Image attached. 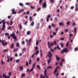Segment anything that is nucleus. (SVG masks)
<instances>
[{"label": "nucleus", "mask_w": 78, "mask_h": 78, "mask_svg": "<svg viewBox=\"0 0 78 78\" xmlns=\"http://www.w3.org/2000/svg\"><path fill=\"white\" fill-rule=\"evenodd\" d=\"M36 63H34L32 65V67H33V68L35 67V66H36Z\"/></svg>", "instance_id": "obj_21"}, {"label": "nucleus", "mask_w": 78, "mask_h": 78, "mask_svg": "<svg viewBox=\"0 0 78 78\" xmlns=\"http://www.w3.org/2000/svg\"><path fill=\"white\" fill-rule=\"evenodd\" d=\"M7 61L8 62H9V56L8 55L7 56Z\"/></svg>", "instance_id": "obj_22"}, {"label": "nucleus", "mask_w": 78, "mask_h": 78, "mask_svg": "<svg viewBox=\"0 0 78 78\" xmlns=\"http://www.w3.org/2000/svg\"><path fill=\"white\" fill-rule=\"evenodd\" d=\"M56 72H57V69H55L54 73V74H55L56 73Z\"/></svg>", "instance_id": "obj_54"}, {"label": "nucleus", "mask_w": 78, "mask_h": 78, "mask_svg": "<svg viewBox=\"0 0 78 78\" xmlns=\"http://www.w3.org/2000/svg\"><path fill=\"white\" fill-rule=\"evenodd\" d=\"M26 76V74L25 73H22L21 75V77H24Z\"/></svg>", "instance_id": "obj_15"}, {"label": "nucleus", "mask_w": 78, "mask_h": 78, "mask_svg": "<svg viewBox=\"0 0 78 78\" xmlns=\"http://www.w3.org/2000/svg\"><path fill=\"white\" fill-rule=\"evenodd\" d=\"M51 58H50L49 59H48V64H50V62H51Z\"/></svg>", "instance_id": "obj_20"}, {"label": "nucleus", "mask_w": 78, "mask_h": 78, "mask_svg": "<svg viewBox=\"0 0 78 78\" xmlns=\"http://www.w3.org/2000/svg\"><path fill=\"white\" fill-rule=\"evenodd\" d=\"M69 51V50L66 48H65L63 50H62L61 51V53L62 54V53H67Z\"/></svg>", "instance_id": "obj_2"}, {"label": "nucleus", "mask_w": 78, "mask_h": 78, "mask_svg": "<svg viewBox=\"0 0 78 78\" xmlns=\"http://www.w3.org/2000/svg\"><path fill=\"white\" fill-rule=\"evenodd\" d=\"M53 44L55 45H56L57 44V43H56V41H55L54 42Z\"/></svg>", "instance_id": "obj_41"}, {"label": "nucleus", "mask_w": 78, "mask_h": 78, "mask_svg": "<svg viewBox=\"0 0 78 78\" xmlns=\"http://www.w3.org/2000/svg\"><path fill=\"white\" fill-rule=\"evenodd\" d=\"M52 27H55L56 26V25H55L54 24H52Z\"/></svg>", "instance_id": "obj_43"}, {"label": "nucleus", "mask_w": 78, "mask_h": 78, "mask_svg": "<svg viewBox=\"0 0 78 78\" xmlns=\"http://www.w3.org/2000/svg\"><path fill=\"white\" fill-rule=\"evenodd\" d=\"M8 51V49H4L3 51L4 52H6V51Z\"/></svg>", "instance_id": "obj_61"}, {"label": "nucleus", "mask_w": 78, "mask_h": 78, "mask_svg": "<svg viewBox=\"0 0 78 78\" xmlns=\"http://www.w3.org/2000/svg\"><path fill=\"white\" fill-rule=\"evenodd\" d=\"M22 51L23 52V53H25V51L27 50L26 48H23L22 50Z\"/></svg>", "instance_id": "obj_28"}, {"label": "nucleus", "mask_w": 78, "mask_h": 78, "mask_svg": "<svg viewBox=\"0 0 78 78\" xmlns=\"http://www.w3.org/2000/svg\"><path fill=\"white\" fill-rule=\"evenodd\" d=\"M5 23H3V24L2 27V30H5Z\"/></svg>", "instance_id": "obj_11"}, {"label": "nucleus", "mask_w": 78, "mask_h": 78, "mask_svg": "<svg viewBox=\"0 0 78 78\" xmlns=\"http://www.w3.org/2000/svg\"><path fill=\"white\" fill-rule=\"evenodd\" d=\"M12 14H16V12L15 11V9H12Z\"/></svg>", "instance_id": "obj_6"}, {"label": "nucleus", "mask_w": 78, "mask_h": 78, "mask_svg": "<svg viewBox=\"0 0 78 78\" xmlns=\"http://www.w3.org/2000/svg\"><path fill=\"white\" fill-rule=\"evenodd\" d=\"M46 18H47V20H46L47 22H48L49 21L48 20L50 18V15H48Z\"/></svg>", "instance_id": "obj_10"}, {"label": "nucleus", "mask_w": 78, "mask_h": 78, "mask_svg": "<svg viewBox=\"0 0 78 78\" xmlns=\"http://www.w3.org/2000/svg\"><path fill=\"white\" fill-rule=\"evenodd\" d=\"M30 7L32 9H34V7H33L32 5L30 6Z\"/></svg>", "instance_id": "obj_31"}, {"label": "nucleus", "mask_w": 78, "mask_h": 78, "mask_svg": "<svg viewBox=\"0 0 78 78\" xmlns=\"http://www.w3.org/2000/svg\"><path fill=\"white\" fill-rule=\"evenodd\" d=\"M16 46L18 47H19V43H17L16 44Z\"/></svg>", "instance_id": "obj_44"}, {"label": "nucleus", "mask_w": 78, "mask_h": 78, "mask_svg": "<svg viewBox=\"0 0 78 78\" xmlns=\"http://www.w3.org/2000/svg\"><path fill=\"white\" fill-rule=\"evenodd\" d=\"M39 51H37L36 52L35 55H37L39 54Z\"/></svg>", "instance_id": "obj_35"}, {"label": "nucleus", "mask_w": 78, "mask_h": 78, "mask_svg": "<svg viewBox=\"0 0 78 78\" xmlns=\"http://www.w3.org/2000/svg\"><path fill=\"white\" fill-rule=\"evenodd\" d=\"M37 68H38V69H41V67H40V66H39L38 65H37Z\"/></svg>", "instance_id": "obj_37"}, {"label": "nucleus", "mask_w": 78, "mask_h": 78, "mask_svg": "<svg viewBox=\"0 0 78 78\" xmlns=\"http://www.w3.org/2000/svg\"><path fill=\"white\" fill-rule=\"evenodd\" d=\"M18 49L17 48H16V49H14V52L16 51H17L18 50Z\"/></svg>", "instance_id": "obj_42"}, {"label": "nucleus", "mask_w": 78, "mask_h": 78, "mask_svg": "<svg viewBox=\"0 0 78 78\" xmlns=\"http://www.w3.org/2000/svg\"><path fill=\"white\" fill-rule=\"evenodd\" d=\"M46 64V63L45 62H43L42 63V66H45Z\"/></svg>", "instance_id": "obj_34"}, {"label": "nucleus", "mask_w": 78, "mask_h": 78, "mask_svg": "<svg viewBox=\"0 0 78 78\" xmlns=\"http://www.w3.org/2000/svg\"><path fill=\"white\" fill-rule=\"evenodd\" d=\"M34 24V21H32L31 23V26H32V27H33Z\"/></svg>", "instance_id": "obj_27"}, {"label": "nucleus", "mask_w": 78, "mask_h": 78, "mask_svg": "<svg viewBox=\"0 0 78 78\" xmlns=\"http://www.w3.org/2000/svg\"><path fill=\"white\" fill-rule=\"evenodd\" d=\"M12 59H13V58L12 57H11L10 58V60L11 61H12Z\"/></svg>", "instance_id": "obj_47"}, {"label": "nucleus", "mask_w": 78, "mask_h": 78, "mask_svg": "<svg viewBox=\"0 0 78 78\" xmlns=\"http://www.w3.org/2000/svg\"><path fill=\"white\" fill-rule=\"evenodd\" d=\"M69 42H67L66 43V47H68V46H69Z\"/></svg>", "instance_id": "obj_52"}, {"label": "nucleus", "mask_w": 78, "mask_h": 78, "mask_svg": "<svg viewBox=\"0 0 78 78\" xmlns=\"http://www.w3.org/2000/svg\"><path fill=\"white\" fill-rule=\"evenodd\" d=\"M34 55H35V53H34L32 55L31 58H33V57H34Z\"/></svg>", "instance_id": "obj_57"}, {"label": "nucleus", "mask_w": 78, "mask_h": 78, "mask_svg": "<svg viewBox=\"0 0 78 78\" xmlns=\"http://www.w3.org/2000/svg\"><path fill=\"white\" fill-rule=\"evenodd\" d=\"M34 70V68H33V67L31 68V69H30V72H32L33 70Z\"/></svg>", "instance_id": "obj_30"}, {"label": "nucleus", "mask_w": 78, "mask_h": 78, "mask_svg": "<svg viewBox=\"0 0 78 78\" xmlns=\"http://www.w3.org/2000/svg\"><path fill=\"white\" fill-rule=\"evenodd\" d=\"M55 57H56V58L57 61H59V59H60V58H59V57H58V55H55Z\"/></svg>", "instance_id": "obj_14"}, {"label": "nucleus", "mask_w": 78, "mask_h": 78, "mask_svg": "<svg viewBox=\"0 0 78 78\" xmlns=\"http://www.w3.org/2000/svg\"><path fill=\"white\" fill-rule=\"evenodd\" d=\"M75 51H77V50H78V48H75Z\"/></svg>", "instance_id": "obj_58"}, {"label": "nucleus", "mask_w": 78, "mask_h": 78, "mask_svg": "<svg viewBox=\"0 0 78 78\" xmlns=\"http://www.w3.org/2000/svg\"><path fill=\"white\" fill-rule=\"evenodd\" d=\"M60 45H61V47L62 48H63V47H64V44H62V43H60Z\"/></svg>", "instance_id": "obj_33"}, {"label": "nucleus", "mask_w": 78, "mask_h": 78, "mask_svg": "<svg viewBox=\"0 0 78 78\" xmlns=\"http://www.w3.org/2000/svg\"><path fill=\"white\" fill-rule=\"evenodd\" d=\"M19 59H17L16 60V62H19Z\"/></svg>", "instance_id": "obj_64"}, {"label": "nucleus", "mask_w": 78, "mask_h": 78, "mask_svg": "<svg viewBox=\"0 0 78 78\" xmlns=\"http://www.w3.org/2000/svg\"><path fill=\"white\" fill-rule=\"evenodd\" d=\"M1 63L2 64V65H4V64H5V62H3V60H2L1 61Z\"/></svg>", "instance_id": "obj_23"}, {"label": "nucleus", "mask_w": 78, "mask_h": 78, "mask_svg": "<svg viewBox=\"0 0 78 78\" xmlns=\"http://www.w3.org/2000/svg\"><path fill=\"white\" fill-rule=\"evenodd\" d=\"M26 13L27 14V15H29V14H30V11H27L26 12Z\"/></svg>", "instance_id": "obj_40"}, {"label": "nucleus", "mask_w": 78, "mask_h": 78, "mask_svg": "<svg viewBox=\"0 0 78 78\" xmlns=\"http://www.w3.org/2000/svg\"><path fill=\"white\" fill-rule=\"evenodd\" d=\"M3 77L4 78H10V76H6V75L5 74H3Z\"/></svg>", "instance_id": "obj_9"}, {"label": "nucleus", "mask_w": 78, "mask_h": 78, "mask_svg": "<svg viewBox=\"0 0 78 78\" xmlns=\"http://www.w3.org/2000/svg\"><path fill=\"white\" fill-rule=\"evenodd\" d=\"M31 59H30V61L29 62V64H31Z\"/></svg>", "instance_id": "obj_36"}, {"label": "nucleus", "mask_w": 78, "mask_h": 78, "mask_svg": "<svg viewBox=\"0 0 78 78\" xmlns=\"http://www.w3.org/2000/svg\"><path fill=\"white\" fill-rule=\"evenodd\" d=\"M12 23H13V22L12 21V20L10 22V25H12Z\"/></svg>", "instance_id": "obj_49"}, {"label": "nucleus", "mask_w": 78, "mask_h": 78, "mask_svg": "<svg viewBox=\"0 0 78 78\" xmlns=\"http://www.w3.org/2000/svg\"><path fill=\"white\" fill-rule=\"evenodd\" d=\"M33 19H32V17H31V16L30 17V21H32Z\"/></svg>", "instance_id": "obj_46"}, {"label": "nucleus", "mask_w": 78, "mask_h": 78, "mask_svg": "<svg viewBox=\"0 0 78 78\" xmlns=\"http://www.w3.org/2000/svg\"><path fill=\"white\" fill-rule=\"evenodd\" d=\"M10 36H11L12 37L13 39H14V40H15V41H17V37L16 36V34H15L14 32H13L11 34Z\"/></svg>", "instance_id": "obj_1"}, {"label": "nucleus", "mask_w": 78, "mask_h": 78, "mask_svg": "<svg viewBox=\"0 0 78 78\" xmlns=\"http://www.w3.org/2000/svg\"><path fill=\"white\" fill-rule=\"evenodd\" d=\"M70 24V22L69 21H68L66 22V25H69Z\"/></svg>", "instance_id": "obj_45"}, {"label": "nucleus", "mask_w": 78, "mask_h": 78, "mask_svg": "<svg viewBox=\"0 0 78 78\" xmlns=\"http://www.w3.org/2000/svg\"><path fill=\"white\" fill-rule=\"evenodd\" d=\"M48 48H51V46H53V43H51L50 44V41H48Z\"/></svg>", "instance_id": "obj_3"}, {"label": "nucleus", "mask_w": 78, "mask_h": 78, "mask_svg": "<svg viewBox=\"0 0 78 78\" xmlns=\"http://www.w3.org/2000/svg\"><path fill=\"white\" fill-rule=\"evenodd\" d=\"M5 36H9V34L7 33H5Z\"/></svg>", "instance_id": "obj_50"}, {"label": "nucleus", "mask_w": 78, "mask_h": 78, "mask_svg": "<svg viewBox=\"0 0 78 78\" xmlns=\"http://www.w3.org/2000/svg\"><path fill=\"white\" fill-rule=\"evenodd\" d=\"M39 44V42L38 41H36V45H38V44Z\"/></svg>", "instance_id": "obj_39"}, {"label": "nucleus", "mask_w": 78, "mask_h": 78, "mask_svg": "<svg viewBox=\"0 0 78 78\" xmlns=\"http://www.w3.org/2000/svg\"><path fill=\"white\" fill-rule=\"evenodd\" d=\"M55 21H58V18L57 17H55Z\"/></svg>", "instance_id": "obj_48"}, {"label": "nucleus", "mask_w": 78, "mask_h": 78, "mask_svg": "<svg viewBox=\"0 0 78 78\" xmlns=\"http://www.w3.org/2000/svg\"><path fill=\"white\" fill-rule=\"evenodd\" d=\"M12 14H16V12L15 11V9H12Z\"/></svg>", "instance_id": "obj_7"}, {"label": "nucleus", "mask_w": 78, "mask_h": 78, "mask_svg": "<svg viewBox=\"0 0 78 78\" xmlns=\"http://www.w3.org/2000/svg\"><path fill=\"white\" fill-rule=\"evenodd\" d=\"M47 69H45L44 70V73H47Z\"/></svg>", "instance_id": "obj_51"}, {"label": "nucleus", "mask_w": 78, "mask_h": 78, "mask_svg": "<svg viewBox=\"0 0 78 78\" xmlns=\"http://www.w3.org/2000/svg\"><path fill=\"white\" fill-rule=\"evenodd\" d=\"M59 25H60L61 26H63L64 23H63V22H60L59 23Z\"/></svg>", "instance_id": "obj_19"}, {"label": "nucleus", "mask_w": 78, "mask_h": 78, "mask_svg": "<svg viewBox=\"0 0 78 78\" xmlns=\"http://www.w3.org/2000/svg\"><path fill=\"white\" fill-rule=\"evenodd\" d=\"M53 35H55L56 34V33L54 32L53 33Z\"/></svg>", "instance_id": "obj_55"}, {"label": "nucleus", "mask_w": 78, "mask_h": 78, "mask_svg": "<svg viewBox=\"0 0 78 78\" xmlns=\"http://www.w3.org/2000/svg\"><path fill=\"white\" fill-rule=\"evenodd\" d=\"M23 11H24V9H22L20 11L18 12V13L19 14L21 13L22 12H23Z\"/></svg>", "instance_id": "obj_17"}, {"label": "nucleus", "mask_w": 78, "mask_h": 78, "mask_svg": "<svg viewBox=\"0 0 78 78\" xmlns=\"http://www.w3.org/2000/svg\"><path fill=\"white\" fill-rule=\"evenodd\" d=\"M47 69H52V66H48L47 67Z\"/></svg>", "instance_id": "obj_29"}, {"label": "nucleus", "mask_w": 78, "mask_h": 78, "mask_svg": "<svg viewBox=\"0 0 78 78\" xmlns=\"http://www.w3.org/2000/svg\"><path fill=\"white\" fill-rule=\"evenodd\" d=\"M31 34V32L30 31H28L27 32V35H30Z\"/></svg>", "instance_id": "obj_25"}, {"label": "nucleus", "mask_w": 78, "mask_h": 78, "mask_svg": "<svg viewBox=\"0 0 78 78\" xmlns=\"http://www.w3.org/2000/svg\"><path fill=\"white\" fill-rule=\"evenodd\" d=\"M19 5L20 6H23V4L22 3H20Z\"/></svg>", "instance_id": "obj_32"}, {"label": "nucleus", "mask_w": 78, "mask_h": 78, "mask_svg": "<svg viewBox=\"0 0 78 78\" xmlns=\"http://www.w3.org/2000/svg\"><path fill=\"white\" fill-rule=\"evenodd\" d=\"M47 7V3L46 2H44L43 4V7L44 8H45Z\"/></svg>", "instance_id": "obj_5"}, {"label": "nucleus", "mask_w": 78, "mask_h": 78, "mask_svg": "<svg viewBox=\"0 0 78 78\" xmlns=\"http://www.w3.org/2000/svg\"><path fill=\"white\" fill-rule=\"evenodd\" d=\"M74 32L75 33H76V30H77L76 27H75L74 28Z\"/></svg>", "instance_id": "obj_24"}, {"label": "nucleus", "mask_w": 78, "mask_h": 78, "mask_svg": "<svg viewBox=\"0 0 78 78\" xmlns=\"http://www.w3.org/2000/svg\"><path fill=\"white\" fill-rule=\"evenodd\" d=\"M14 45L13 43L11 44V45L10 46V48H11L12 49V48H13V47H14Z\"/></svg>", "instance_id": "obj_18"}, {"label": "nucleus", "mask_w": 78, "mask_h": 78, "mask_svg": "<svg viewBox=\"0 0 78 78\" xmlns=\"http://www.w3.org/2000/svg\"><path fill=\"white\" fill-rule=\"evenodd\" d=\"M23 69V66H20V71H22V70Z\"/></svg>", "instance_id": "obj_16"}, {"label": "nucleus", "mask_w": 78, "mask_h": 78, "mask_svg": "<svg viewBox=\"0 0 78 78\" xmlns=\"http://www.w3.org/2000/svg\"><path fill=\"white\" fill-rule=\"evenodd\" d=\"M19 27H20V28L22 30V25H21V24H20L19 25Z\"/></svg>", "instance_id": "obj_26"}, {"label": "nucleus", "mask_w": 78, "mask_h": 78, "mask_svg": "<svg viewBox=\"0 0 78 78\" xmlns=\"http://www.w3.org/2000/svg\"><path fill=\"white\" fill-rule=\"evenodd\" d=\"M48 58H51L52 57V56H53V54L51 53V52L50 51H49L48 53Z\"/></svg>", "instance_id": "obj_4"}, {"label": "nucleus", "mask_w": 78, "mask_h": 78, "mask_svg": "<svg viewBox=\"0 0 78 78\" xmlns=\"http://www.w3.org/2000/svg\"><path fill=\"white\" fill-rule=\"evenodd\" d=\"M40 60V58H38L37 59V62H39V60Z\"/></svg>", "instance_id": "obj_59"}, {"label": "nucleus", "mask_w": 78, "mask_h": 78, "mask_svg": "<svg viewBox=\"0 0 78 78\" xmlns=\"http://www.w3.org/2000/svg\"><path fill=\"white\" fill-rule=\"evenodd\" d=\"M42 2V0H39V4H41Z\"/></svg>", "instance_id": "obj_38"}, {"label": "nucleus", "mask_w": 78, "mask_h": 78, "mask_svg": "<svg viewBox=\"0 0 78 78\" xmlns=\"http://www.w3.org/2000/svg\"><path fill=\"white\" fill-rule=\"evenodd\" d=\"M38 49V48L37 47H35V50H37Z\"/></svg>", "instance_id": "obj_63"}, {"label": "nucleus", "mask_w": 78, "mask_h": 78, "mask_svg": "<svg viewBox=\"0 0 78 78\" xmlns=\"http://www.w3.org/2000/svg\"><path fill=\"white\" fill-rule=\"evenodd\" d=\"M50 1L51 3H53V2H54V0H50Z\"/></svg>", "instance_id": "obj_60"}, {"label": "nucleus", "mask_w": 78, "mask_h": 78, "mask_svg": "<svg viewBox=\"0 0 78 78\" xmlns=\"http://www.w3.org/2000/svg\"><path fill=\"white\" fill-rule=\"evenodd\" d=\"M3 43H2L3 46H5V45H6L7 44V42H5V40H3Z\"/></svg>", "instance_id": "obj_8"}, {"label": "nucleus", "mask_w": 78, "mask_h": 78, "mask_svg": "<svg viewBox=\"0 0 78 78\" xmlns=\"http://www.w3.org/2000/svg\"><path fill=\"white\" fill-rule=\"evenodd\" d=\"M57 12H58V13L60 11V10H59V9H58L56 11Z\"/></svg>", "instance_id": "obj_62"}, {"label": "nucleus", "mask_w": 78, "mask_h": 78, "mask_svg": "<svg viewBox=\"0 0 78 78\" xmlns=\"http://www.w3.org/2000/svg\"><path fill=\"white\" fill-rule=\"evenodd\" d=\"M78 4H76V9H75V11H77L78 10Z\"/></svg>", "instance_id": "obj_12"}, {"label": "nucleus", "mask_w": 78, "mask_h": 78, "mask_svg": "<svg viewBox=\"0 0 78 78\" xmlns=\"http://www.w3.org/2000/svg\"><path fill=\"white\" fill-rule=\"evenodd\" d=\"M60 39L61 41H63V40H64V38H61Z\"/></svg>", "instance_id": "obj_53"}, {"label": "nucleus", "mask_w": 78, "mask_h": 78, "mask_svg": "<svg viewBox=\"0 0 78 78\" xmlns=\"http://www.w3.org/2000/svg\"><path fill=\"white\" fill-rule=\"evenodd\" d=\"M23 45H24V44H25V41H23L22 43H21Z\"/></svg>", "instance_id": "obj_56"}, {"label": "nucleus", "mask_w": 78, "mask_h": 78, "mask_svg": "<svg viewBox=\"0 0 78 78\" xmlns=\"http://www.w3.org/2000/svg\"><path fill=\"white\" fill-rule=\"evenodd\" d=\"M3 23H3H6V22L5 21V20H3L2 21L0 22V24H2V23Z\"/></svg>", "instance_id": "obj_13"}]
</instances>
